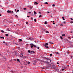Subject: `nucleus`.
Returning a JSON list of instances; mask_svg holds the SVG:
<instances>
[{
    "instance_id": "18",
    "label": "nucleus",
    "mask_w": 73,
    "mask_h": 73,
    "mask_svg": "<svg viewBox=\"0 0 73 73\" xmlns=\"http://www.w3.org/2000/svg\"><path fill=\"white\" fill-rule=\"evenodd\" d=\"M65 34H63L62 35V36H65Z\"/></svg>"
},
{
    "instance_id": "20",
    "label": "nucleus",
    "mask_w": 73,
    "mask_h": 73,
    "mask_svg": "<svg viewBox=\"0 0 73 73\" xmlns=\"http://www.w3.org/2000/svg\"><path fill=\"white\" fill-rule=\"evenodd\" d=\"M45 45H48V44L47 43H46L45 44Z\"/></svg>"
},
{
    "instance_id": "15",
    "label": "nucleus",
    "mask_w": 73,
    "mask_h": 73,
    "mask_svg": "<svg viewBox=\"0 0 73 73\" xmlns=\"http://www.w3.org/2000/svg\"><path fill=\"white\" fill-rule=\"evenodd\" d=\"M33 45H32L31 46V48H33Z\"/></svg>"
},
{
    "instance_id": "34",
    "label": "nucleus",
    "mask_w": 73,
    "mask_h": 73,
    "mask_svg": "<svg viewBox=\"0 0 73 73\" xmlns=\"http://www.w3.org/2000/svg\"><path fill=\"white\" fill-rule=\"evenodd\" d=\"M37 49H40V47H37Z\"/></svg>"
},
{
    "instance_id": "25",
    "label": "nucleus",
    "mask_w": 73,
    "mask_h": 73,
    "mask_svg": "<svg viewBox=\"0 0 73 73\" xmlns=\"http://www.w3.org/2000/svg\"><path fill=\"white\" fill-rule=\"evenodd\" d=\"M45 4H48V3L47 2H46L45 3Z\"/></svg>"
},
{
    "instance_id": "10",
    "label": "nucleus",
    "mask_w": 73,
    "mask_h": 73,
    "mask_svg": "<svg viewBox=\"0 0 73 73\" xmlns=\"http://www.w3.org/2000/svg\"><path fill=\"white\" fill-rule=\"evenodd\" d=\"M49 43L50 44H53V43L52 42H50Z\"/></svg>"
},
{
    "instance_id": "61",
    "label": "nucleus",
    "mask_w": 73,
    "mask_h": 73,
    "mask_svg": "<svg viewBox=\"0 0 73 73\" xmlns=\"http://www.w3.org/2000/svg\"><path fill=\"white\" fill-rule=\"evenodd\" d=\"M56 27H57V25H56Z\"/></svg>"
},
{
    "instance_id": "59",
    "label": "nucleus",
    "mask_w": 73,
    "mask_h": 73,
    "mask_svg": "<svg viewBox=\"0 0 73 73\" xmlns=\"http://www.w3.org/2000/svg\"><path fill=\"white\" fill-rule=\"evenodd\" d=\"M12 13H13V11H12Z\"/></svg>"
},
{
    "instance_id": "53",
    "label": "nucleus",
    "mask_w": 73,
    "mask_h": 73,
    "mask_svg": "<svg viewBox=\"0 0 73 73\" xmlns=\"http://www.w3.org/2000/svg\"><path fill=\"white\" fill-rule=\"evenodd\" d=\"M68 53V54H69V52H67Z\"/></svg>"
},
{
    "instance_id": "38",
    "label": "nucleus",
    "mask_w": 73,
    "mask_h": 73,
    "mask_svg": "<svg viewBox=\"0 0 73 73\" xmlns=\"http://www.w3.org/2000/svg\"><path fill=\"white\" fill-rule=\"evenodd\" d=\"M11 72H12V73H13V71L12 70H11Z\"/></svg>"
},
{
    "instance_id": "29",
    "label": "nucleus",
    "mask_w": 73,
    "mask_h": 73,
    "mask_svg": "<svg viewBox=\"0 0 73 73\" xmlns=\"http://www.w3.org/2000/svg\"><path fill=\"white\" fill-rule=\"evenodd\" d=\"M17 61H20V60L19 59H17Z\"/></svg>"
},
{
    "instance_id": "52",
    "label": "nucleus",
    "mask_w": 73,
    "mask_h": 73,
    "mask_svg": "<svg viewBox=\"0 0 73 73\" xmlns=\"http://www.w3.org/2000/svg\"><path fill=\"white\" fill-rule=\"evenodd\" d=\"M57 64H59V63L58 62H57Z\"/></svg>"
},
{
    "instance_id": "36",
    "label": "nucleus",
    "mask_w": 73,
    "mask_h": 73,
    "mask_svg": "<svg viewBox=\"0 0 73 73\" xmlns=\"http://www.w3.org/2000/svg\"><path fill=\"white\" fill-rule=\"evenodd\" d=\"M65 23H66L65 22H64V24H65Z\"/></svg>"
},
{
    "instance_id": "4",
    "label": "nucleus",
    "mask_w": 73,
    "mask_h": 73,
    "mask_svg": "<svg viewBox=\"0 0 73 73\" xmlns=\"http://www.w3.org/2000/svg\"><path fill=\"white\" fill-rule=\"evenodd\" d=\"M38 4V3H37V2H35L34 4H35V5H37V4Z\"/></svg>"
},
{
    "instance_id": "33",
    "label": "nucleus",
    "mask_w": 73,
    "mask_h": 73,
    "mask_svg": "<svg viewBox=\"0 0 73 73\" xmlns=\"http://www.w3.org/2000/svg\"><path fill=\"white\" fill-rule=\"evenodd\" d=\"M26 24H28V22H26Z\"/></svg>"
},
{
    "instance_id": "35",
    "label": "nucleus",
    "mask_w": 73,
    "mask_h": 73,
    "mask_svg": "<svg viewBox=\"0 0 73 73\" xmlns=\"http://www.w3.org/2000/svg\"><path fill=\"white\" fill-rule=\"evenodd\" d=\"M52 56V54H50V56Z\"/></svg>"
},
{
    "instance_id": "19",
    "label": "nucleus",
    "mask_w": 73,
    "mask_h": 73,
    "mask_svg": "<svg viewBox=\"0 0 73 73\" xmlns=\"http://www.w3.org/2000/svg\"><path fill=\"white\" fill-rule=\"evenodd\" d=\"M27 64H31V63L30 62H28L27 63Z\"/></svg>"
},
{
    "instance_id": "27",
    "label": "nucleus",
    "mask_w": 73,
    "mask_h": 73,
    "mask_svg": "<svg viewBox=\"0 0 73 73\" xmlns=\"http://www.w3.org/2000/svg\"><path fill=\"white\" fill-rule=\"evenodd\" d=\"M17 11L16 12L17 13V12H18L19 11V10H17Z\"/></svg>"
},
{
    "instance_id": "51",
    "label": "nucleus",
    "mask_w": 73,
    "mask_h": 73,
    "mask_svg": "<svg viewBox=\"0 0 73 73\" xmlns=\"http://www.w3.org/2000/svg\"><path fill=\"white\" fill-rule=\"evenodd\" d=\"M49 28H50V26H49Z\"/></svg>"
},
{
    "instance_id": "48",
    "label": "nucleus",
    "mask_w": 73,
    "mask_h": 73,
    "mask_svg": "<svg viewBox=\"0 0 73 73\" xmlns=\"http://www.w3.org/2000/svg\"><path fill=\"white\" fill-rule=\"evenodd\" d=\"M15 11H16V9H15Z\"/></svg>"
},
{
    "instance_id": "62",
    "label": "nucleus",
    "mask_w": 73,
    "mask_h": 73,
    "mask_svg": "<svg viewBox=\"0 0 73 73\" xmlns=\"http://www.w3.org/2000/svg\"><path fill=\"white\" fill-rule=\"evenodd\" d=\"M51 17H52V16H51Z\"/></svg>"
},
{
    "instance_id": "54",
    "label": "nucleus",
    "mask_w": 73,
    "mask_h": 73,
    "mask_svg": "<svg viewBox=\"0 0 73 73\" xmlns=\"http://www.w3.org/2000/svg\"><path fill=\"white\" fill-rule=\"evenodd\" d=\"M53 24H55V23H53Z\"/></svg>"
},
{
    "instance_id": "8",
    "label": "nucleus",
    "mask_w": 73,
    "mask_h": 73,
    "mask_svg": "<svg viewBox=\"0 0 73 73\" xmlns=\"http://www.w3.org/2000/svg\"><path fill=\"white\" fill-rule=\"evenodd\" d=\"M34 13L35 15H36L37 14V13L35 11H34Z\"/></svg>"
},
{
    "instance_id": "1",
    "label": "nucleus",
    "mask_w": 73,
    "mask_h": 73,
    "mask_svg": "<svg viewBox=\"0 0 73 73\" xmlns=\"http://www.w3.org/2000/svg\"><path fill=\"white\" fill-rule=\"evenodd\" d=\"M53 69H54L55 70H56V69H57V67L56 66H54L53 67Z\"/></svg>"
},
{
    "instance_id": "39",
    "label": "nucleus",
    "mask_w": 73,
    "mask_h": 73,
    "mask_svg": "<svg viewBox=\"0 0 73 73\" xmlns=\"http://www.w3.org/2000/svg\"><path fill=\"white\" fill-rule=\"evenodd\" d=\"M73 57V56H71V58H72Z\"/></svg>"
},
{
    "instance_id": "6",
    "label": "nucleus",
    "mask_w": 73,
    "mask_h": 73,
    "mask_svg": "<svg viewBox=\"0 0 73 73\" xmlns=\"http://www.w3.org/2000/svg\"><path fill=\"white\" fill-rule=\"evenodd\" d=\"M42 62L45 63V64H47V63H48V62L46 61H43Z\"/></svg>"
},
{
    "instance_id": "64",
    "label": "nucleus",
    "mask_w": 73,
    "mask_h": 73,
    "mask_svg": "<svg viewBox=\"0 0 73 73\" xmlns=\"http://www.w3.org/2000/svg\"><path fill=\"white\" fill-rule=\"evenodd\" d=\"M72 23H73V22L71 23V24H72Z\"/></svg>"
},
{
    "instance_id": "26",
    "label": "nucleus",
    "mask_w": 73,
    "mask_h": 73,
    "mask_svg": "<svg viewBox=\"0 0 73 73\" xmlns=\"http://www.w3.org/2000/svg\"><path fill=\"white\" fill-rule=\"evenodd\" d=\"M23 9L25 10V11H26V8H24Z\"/></svg>"
},
{
    "instance_id": "42",
    "label": "nucleus",
    "mask_w": 73,
    "mask_h": 73,
    "mask_svg": "<svg viewBox=\"0 0 73 73\" xmlns=\"http://www.w3.org/2000/svg\"><path fill=\"white\" fill-rule=\"evenodd\" d=\"M29 39H31V37H29Z\"/></svg>"
},
{
    "instance_id": "2",
    "label": "nucleus",
    "mask_w": 73,
    "mask_h": 73,
    "mask_svg": "<svg viewBox=\"0 0 73 73\" xmlns=\"http://www.w3.org/2000/svg\"><path fill=\"white\" fill-rule=\"evenodd\" d=\"M7 13H12V11H10L9 10H8L7 11Z\"/></svg>"
},
{
    "instance_id": "11",
    "label": "nucleus",
    "mask_w": 73,
    "mask_h": 73,
    "mask_svg": "<svg viewBox=\"0 0 73 73\" xmlns=\"http://www.w3.org/2000/svg\"><path fill=\"white\" fill-rule=\"evenodd\" d=\"M28 52L29 53H31V51H30V50H28Z\"/></svg>"
},
{
    "instance_id": "12",
    "label": "nucleus",
    "mask_w": 73,
    "mask_h": 73,
    "mask_svg": "<svg viewBox=\"0 0 73 73\" xmlns=\"http://www.w3.org/2000/svg\"><path fill=\"white\" fill-rule=\"evenodd\" d=\"M1 38H3V39H4V38L3 37H1Z\"/></svg>"
},
{
    "instance_id": "31",
    "label": "nucleus",
    "mask_w": 73,
    "mask_h": 73,
    "mask_svg": "<svg viewBox=\"0 0 73 73\" xmlns=\"http://www.w3.org/2000/svg\"><path fill=\"white\" fill-rule=\"evenodd\" d=\"M52 6L53 7H54V6H55V5L54 4H53L52 5Z\"/></svg>"
},
{
    "instance_id": "49",
    "label": "nucleus",
    "mask_w": 73,
    "mask_h": 73,
    "mask_svg": "<svg viewBox=\"0 0 73 73\" xmlns=\"http://www.w3.org/2000/svg\"><path fill=\"white\" fill-rule=\"evenodd\" d=\"M39 13H40V14H41V13L40 12H39Z\"/></svg>"
},
{
    "instance_id": "50",
    "label": "nucleus",
    "mask_w": 73,
    "mask_h": 73,
    "mask_svg": "<svg viewBox=\"0 0 73 73\" xmlns=\"http://www.w3.org/2000/svg\"><path fill=\"white\" fill-rule=\"evenodd\" d=\"M71 33H73V32H72V31H71Z\"/></svg>"
},
{
    "instance_id": "57",
    "label": "nucleus",
    "mask_w": 73,
    "mask_h": 73,
    "mask_svg": "<svg viewBox=\"0 0 73 73\" xmlns=\"http://www.w3.org/2000/svg\"><path fill=\"white\" fill-rule=\"evenodd\" d=\"M72 38H73V36H72Z\"/></svg>"
},
{
    "instance_id": "5",
    "label": "nucleus",
    "mask_w": 73,
    "mask_h": 73,
    "mask_svg": "<svg viewBox=\"0 0 73 73\" xmlns=\"http://www.w3.org/2000/svg\"><path fill=\"white\" fill-rule=\"evenodd\" d=\"M44 46L45 47H46V48H47L48 49V48H49V47H48V46H46V45H44Z\"/></svg>"
},
{
    "instance_id": "41",
    "label": "nucleus",
    "mask_w": 73,
    "mask_h": 73,
    "mask_svg": "<svg viewBox=\"0 0 73 73\" xmlns=\"http://www.w3.org/2000/svg\"><path fill=\"white\" fill-rule=\"evenodd\" d=\"M5 42L4 41L3 42V44H5Z\"/></svg>"
},
{
    "instance_id": "55",
    "label": "nucleus",
    "mask_w": 73,
    "mask_h": 73,
    "mask_svg": "<svg viewBox=\"0 0 73 73\" xmlns=\"http://www.w3.org/2000/svg\"><path fill=\"white\" fill-rule=\"evenodd\" d=\"M71 20H73V19H72V18H71Z\"/></svg>"
},
{
    "instance_id": "47",
    "label": "nucleus",
    "mask_w": 73,
    "mask_h": 73,
    "mask_svg": "<svg viewBox=\"0 0 73 73\" xmlns=\"http://www.w3.org/2000/svg\"><path fill=\"white\" fill-rule=\"evenodd\" d=\"M62 25V26H64L62 24L61 25Z\"/></svg>"
},
{
    "instance_id": "60",
    "label": "nucleus",
    "mask_w": 73,
    "mask_h": 73,
    "mask_svg": "<svg viewBox=\"0 0 73 73\" xmlns=\"http://www.w3.org/2000/svg\"><path fill=\"white\" fill-rule=\"evenodd\" d=\"M47 60H49V58H47Z\"/></svg>"
},
{
    "instance_id": "43",
    "label": "nucleus",
    "mask_w": 73,
    "mask_h": 73,
    "mask_svg": "<svg viewBox=\"0 0 73 73\" xmlns=\"http://www.w3.org/2000/svg\"><path fill=\"white\" fill-rule=\"evenodd\" d=\"M30 16H27V17H29Z\"/></svg>"
},
{
    "instance_id": "13",
    "label": "nucleus",
    "mask_w": 73,
    "mask_h": 73,
    "mask_svg": "<svg viewBox=\"0 0 73 73\" xmlns=\"http://www.w3.org/2000/svg\"><path fill=\"white\" fill-rule=\"evenodd\" d=\"M5 36H7V37H8V34H5Z\"/></svg>"
},
{
    "instance_id": "22",
    "label": "nucleus",
    "mask_w": 73,
    "mask_h": 73,
    "mask_svg": "<svg viewBox=\"0 0 73 73\" xmlns=\"http://www.w3.org/2000/svg\"><path fill=\"white\" fill-rule=\"evenodd\" d=\"M39 17H42V16L41 15H40L39 16Z\"/></svg>"
},
{
    "instance_id": "24",
    "label": "nucleus",
    "mask_w": 73,
    "mask_h": 73,
    "mask_svg": "<svg viewBox=\"0 0 73 73\" xmlns=\"http://www.w3.org/2000/svg\"><path fill=\"white\" fill-rule=\"evenodd\" d=\"M46 33H49V32L48 31H46Z\"/></svg>"
},
{
    "instance_id": "7",
    "label": "nucleus",
    "mask_w": 73,
    "mask_h": 73,
    "mask_svg": "<svg viewBox=\"0 0 73 73\" xmlns=\"http://www.w3.org/2000/svg\"><path fill=\"white\" fill-rule=\"evenodd\" d=\"M35 53V52L31 51V52L30 53H31V54H32L33 53Z\"/></svg>"
},
{
    "instance_id": "45",
    "label": "nucleus",
    "mask_w": 73,
    "mask_h": 73,
    "mask_svg": "<svg viewBox=\"0 0 73 73\" xmlns=\"http://www.w3.org/2000/svg\"><path fill=\"white\" fill-rule=\"evenodd\" d=\"M29 13H31V12H29Z\"/></svg>"
},
{
    "instance_id": "30",
    "label": "nucleus",
    "mask_w": 73,
    "mask_h": 73,
    "mask_svg": "<svg viewBox=\"0 0 73 73\" xmlns=\"http://www.w3.org/2000/svg\"><path fill=\"white\" fill-rule=\"evenodd\" d=\"M34 21H35V22H36V19H34Z\"/></svg>"
},
{
    "instance_id": "23",
    "label": "nucleus",
    "mask_w": 73,
    "mask_h": 73,
    "mask_svg": "<svg viewBox=\"0 0 73 73\" xmlns=\"http://www.w3.org/2000/svg\"><path fill=\"white\" fill-rule=\"evenodd\" d=\"M33 46L34 47H36V48H37V46H36V45H33Z\"/></svg>"
},
{
    "instance_id": "14",
    "label": "nucleus",
    "mask_w": 73,
    "mask_h": 73,
    "mask_svg": "<svg viewBox=\"0 0 73 73\" xmlns=\"http://www.w3.org/2000/svg\"><path fill=\"white\" fill-rule=\"evenodd\" d=\"M19 40L20 41H22V39H19Z\"/></svg>"
},
{
    "instance_id": "3",
    "label": "nucleus",
    "mask_w": 73,
    "mask_h": 73,
    "mask_svg": "<svg viewBox=\"0 0 73 73\" xmlns=\"http://www.w3.org/2000/svg\"><path fill=\"white\" fill-rule=\"evenodd\" d=\"M42 30H43V31L44 32H46V30H45V29H44V28L42 29Z\"/></svg>"
},
{
    "instance_id": "9",
    "label": "nucleus",
    "mask_w": 73,
    "mask_h": 73,
    "mask_svg": "<svg viewBox=\"0 0 73 73\" xmlns=\"http://www.w3.org/2000/svg\"><path fill=\"white\" fill-rule=\"evenodd\" d=\"M23 54H21V55L20 56V57H23Z\"/></svg>"
},
{
    "instance_id": "16",
    "label": "nucleus",
    "mask_w": 73,
    "mask_h": 73,
    "mask_svg": "<svg viewBox=\"0 0 73 73\" xmlns=\"http://www.w3.org/2000/svg\"><path fill=\"white\" fill-rule=\"evenodd\" d=\"M1 32H2V33H4V31L3 30H1Z\"/></svg>"
},
{
    "instance_id": "21",
    "label": "nucleus",
    "mask_w": 73,
    "mask_h": 73,
    "mask_svg": "<svg viewBox=\"0 0 73 73\" xmlns=\"http://www.w3.org/2000/svg\"><path fill=\"white\" fill-rule=\"evenodd\" d=\"M30 45H33V44H30Z\"/></svg>"
},
{
    "instance_id": "28",
    "label": "nucleus",
    "mask_w": 73,
    "mask_h": 73,
    "mask_svg": "<svg viewBox=\"0 0 73 73\" xmlns=\"http://www.w3.org/2000/svg\"><path fill=\"white\" fill-rule=\"evenodd\" d=\"M44 24H48V23H47V22H45Z\"/></svg>"
},
{
    "instance_id": "56",
    "label": "nucleus",
    "mask_w": 73,
    "mask_h": 73,
    "mask_svg": "<svg viewBox=\"0 0 73 73\" xmlns=\"http://www.w3.org/2000/svg\"><path fill=\"white\" fill-rule=\"evenodd\" d=\"M16 17H18L17 15H16Z\"/></svg>"
},
{
    "instance_id": "63",
    "label": "nucleus",
    "mask_w": 73,
    "mask_h": 73,
    "mask_svg": "<svg viewBox=\"0 0 73 73\" xmlns=\"http://www.w3.org/2000/svg\"><path fill=\"white\" fill-rule=\"evenodd\" d=\"M53 23H54V21H53Z\"/></svg>"
},
{
    "instance_id": "58",
    "label": "nucleus",
    "mask_w": 73,
    "mask_h": 73,
    "mask_svg": "<svg viewBox=\"0 0 73 73\" xmlns=\"http://www.w3.org/2000/svg\"><path fill=\"white\" fill-rule=\"evenodd\" d=\"M1 16V14H0V16Z\"/></svg>"
},
{
    "instance_id": "17",
    "label": "nucleus",
    "mask_w": 73,
    "mask_h": 73,
    "mask_svg": "<svg viewBox=\"0 0 73 73\" xmlns=\"http://www.w3.org/2000/svg\"><path fill=\"white\" fill-rule=\"evenodd\" d=\"M62 19H63V20H65V19H64V17H62Z\"/></svg>"
},
{
    "instance_id": "37",
    "label": "nucleus",
    "mask_w": 73,
    "mask_h": 73,
    "mask_svg": "<svg viewBox=\"0 0 73 73\" xmlns=\"http://www.w3.org/2000/svg\"><path fill=\"white\" fill-rule=\"evenodd\" d=\"M47 13H50V12L49 11H48Z\"/></svg>"
},
{
    "instance_id": "40",
    "label": "nucleus",
    "mask_w": 73,
    "mask_h": 73,
    "mask_svg": "<svg viewBox=\"0 0 73 73\" xmlns=\"http://www.w3.org/2000/svg\"><path fill=\"white\" fill-rule=\"evenodd\" d=\"M64 70V69H62V70Z\"/></svg>"
},
{
    "instance_id": "46",
    "label": "nucleus",
    "mask_w": 73,
    "mask_h": 73,
    "mask_svg": "<svg viewBox=\"0 0 73 73\" xmlns=\"http://www.w3.org/2000/svg\"><path fill=\"white\" fill-rule=\"evenodd\" d=\"M56 53L57 54H59V53H58V52H57V53Z\"/></svg>"
},
{
    "instance_id": "44",
    "label": "nucleus",
    "mask_w": 73,
    "mask_h": 73,
    "mask_svg": "<svg viewBox=\"0 0 73 73\" xmlns=\"http://www.w3.org/2000/svg\"><path fill=\"white\" fill-rule=\"evenodd\" d=\"M31 19L32 20H33V18L32 17L31 18Z\"/></svg>"
},
{
    "instance_id": "32",
    "label": "nucleus",
    "mask_w": 73,
    "mask_h": 73,
    "mask_svg": "<svg viewBox=\"0 0 73 73\" xmlns=\"http://www.w3.org/2000/svg\"><path fill=\"white\" fill-rule=\"evenodd\" d=\"M60 38H61V39H63V38H62V36H61L60 37Z\"/></svg>"
}]
</instances>
